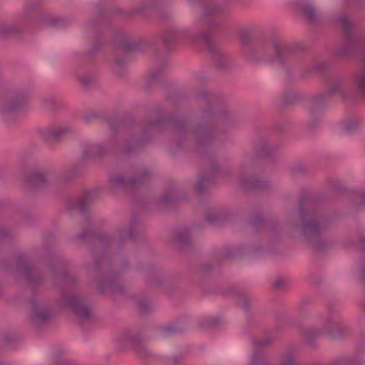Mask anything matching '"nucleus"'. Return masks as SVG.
Wrapping results in <instances>:
<instances>
[{
    "mask_svg": "<svg viewBox=\"0 0 365 365\" xmlns=\"http://www.w3.org/2000/svg\"><path fill=\"white\" fill-rule=\"evenodd\" d=\"M46 21L48 24L55 28H63L71 24V20L64 16H49Z\"/></svg>",
    "mask_w": 365,
    "mask_h": 365,
    "instance_id": "obj_36",
    "label": "nucleus"
},
{
    "mask_svg": "<svg viewBox=\"0 0 365 365\" xmlns=\"http://www.w3.org/2000/svg\"><path fill=\"white\" fill-rule=\"evenodd\" d=\"M66 264L63 262H58L50 266V272L53 282L56 286L61 284H68L75 283L77 277L73 274L68 273L64 271Z\"/></svg>",
    "mask_w": 365,
    "mask_h": 365,
    "instance_id": "obj_19",
    "label": "nucleus"
},
{
    "mask_svg": "<svg viewBox=\"0 0 365 365\" xmlns=\"http://www.w3.org/2000/svg\"><path fill=\"white\" fill-rule=\"evenodd\" d=\"M17 32L18 30L13 26L4 24H0V34L4 36H8Z\"/></svg>",
    "mask_w": 365,
    "mask_h": 365,
    "instance_id": "obj_47",
    "label": "nucleus"
},
{
    "mask_svg": "<svg viewBox=\"0 0 365 365\" xmlns=\"http://www.w3.org/2000/svg\"><path fill=\"white\" fill-rule=\"evenodd\" d=\"M129 62V59L127 56L123 58H115L114 60L113 70L115 73L119 76H123L125 68Z\"/></svg>",
    "mask_w": 365,
    "mask_h": 365,
    "instance_id": "obj_38",
    "label": "nucleus"
},
{
    "mask_svg": "<svg viewBox=\"0 0 365 365\" xmlns=\"http://www.w3.org/2000/svg\"><path fill=\"white\" fill-rule=\"evenodd\" d=\"M160 39L165 51H171L180 44H185L190 41H196L197 37L186 29L173 26L163 31L160 34Z\"/></svg>",
    "mask_w": 365,
    "mask_h": 365,
    "instance_id": "obj_12",
    "label": "nucleus"
},
{
    "mask_svg": "<svg viewBox=\"0 0 365 365\" xmlns=\"http://www.w3.org/2000/svg\"><path fill=\"white\" fill-rule=\"evenodd\" d=\"M134 223L135 219H133L129 227L126 225L118 226L113 235L107 234L96 235L91 231L84 230L76 237L77 241L88 244L89 251L94 259L93 263L86 264L88 275L92 277L98 272L104 274L103 277L96 282V288L101 293L121 294L123 292L124 287L120 282L119 274L109 269V264L104 254V248L110 245L120 247L131 240L133 237Z\"/></svg>",
    "mask_w": 365,
    "mask_h": 365,
    "instance_id": "obj_1",
    "label": "nucleus"
},
{
    "mask_svg": "<svg viewBox=\"0 0 365 365\" xmlns=\"http://www.w3.org/2000/svg\"><path fill=\"white\" fill-rule=\"evenodd\" d=\"M207 93L205 91L200 92L196 96V101L198 103L202 101H206Z\"/></svg>",
    "mask_w": 365,
    "mask_h": 365,
    "instance_id": "obj_61",
    "label": "nucleus"
},
{
    "mask_svg": "<svg viewBox=\"0 0 365 365\" xmlns=\"http://www.w3.org/2000/svg\"><path fill=\"white\" fill-rule=\"evenodd\" d=\"M312 68H307V70L302 72L301 76L302 78H305L308 75H309L312 72Z\"/></svg>",
    "mask_w": 365,
    "mask_h": 365,
    "instance_id": "obj_64",
    "label": "nucleus"
},
{
    "mask_svg": "<svg viewBox=\"0 0 365 365\" xmlns=\"http://www.w3.org/2000/svg\"><path fill=\"white\" fill-rule=\"evenodd\" d=\"M138 305L140 311L143 313L148 312L150 308L149 302L145 299L140 300Z\"/></svg>",
    "mask_w": 365,
    "mask_h": 365,
    "instance_id": "obj_58",
    "label": "nucleus"
},
{
    "mask_svg": "<svg viewBox=\"0 0 365 365\" xmlns=\"http://www.w3.org/2000/svg\"><path fill=\"white\" fill-rule=\"evenodd\" d=\"M75 76L78 84L83 89H91L97 85L96 75L93 71L78 68L76 71Z\"/></svg>",
    "mask_w": 365,
    "mask_h": 365,
    "instance_id": "obj_23",
    "label": "nucleus"
},
{
    "mask_svg": "<svg viewBox=\"0 0 365 365\" xmlns=\"http://www.w3.org/2000/svg\"><path fill=\"white\" fill-rule=\"evenodd\" d=\"M362 361L361 359H353L349 357H342L336 360L331 365H351V364H359ZM281 365H298L294 358V356L291 354L285 355L282 360Z\"/></svg>",
    "mask_w": 365,
    "mask_h": 365,
    "instance_id": "obj_26",
    "label": "nucleus"
},
{
    "mask_svg": "<svg viewBox=\"0 0 365 365\" xmlns=\"http://www.w3.org/2000/svg\"><path fill=\"white\" fill-rule=\"evenodd\" d=\"M302 10L309 21H310L311 23H316L317 21V13L315 8L312 5H305L302 8Z\"/></svg>",
    "mask_w": 365,
    "mask_h": 365,
    "instance_id": "obj_39",
    "label": "nucleus"
},
{
    "mask_svg": "<svg viewBox=\"0 0 365 365\" xmlns=\"http://www.w3.org/2000/svg\"><path fill=\"white\" fill-rule=\"evenodd\" d=\"M349 332L348 327L341 325L340 319L336 316L330 315L325 321L322 331L316 327H309L304 330L303 336L309 342L322 335L333 340H341L344 339Z\"/></svg>",
    "mask_w": 365,
    "mask_h": 365,
    "instance_id": "obj_8",
    "label": "nucleus"
},
{
    "mask_svg": "<svg viewBox=\"0 0 365 365\" xmlns=\"http://www.w3.org/2000/svg\"><path fill=\"white\" fill-rule=\"evenodd\" d=\"M101 48V43L98 40V37L96 35L92 42L91 50L88 53H86V57L88 58H91L93 55L96 53Z\"/></svg>",
    "mask_w": 365,
    "mask_h": 365,
    "instance_id": "obj_49",
    "label": "nucleus"
},
{
    "mask_svg": "<svg viewBox=\"0 0 365 365\" xmlns=\"http://www.w3.org/2000/svg\"><path fill=\"white\" fill-rule=\"evenodd\" d=\"M287 284V281L284 279L279 278L275 280L274 282V287L276 289H282Z\"/></svg>",
    "mask_w": 365,
    "mask_h": 365,
    "instance_id": "obj_59",
    "label": "nucleus"
},
{
    "mask_svg": "<svg viewBox=\"0 0 365 365\" xmlns=\"http://www.w3.org/2000/svg\"><path fill=\"white\" fill-rule=\"evenodd\" d=\"M322 122V115L320 113L314 112L312 113L310 112V118L308 122V125L312 129H315Z\"/></svg>",
    "mask_w": 365,
    "mask_h": 365,
    "instance_id": "obj_45",
    "label": "nucleus"
},
{
    "mask_svg": "<svg viewBox=\"0 0 365 365\" xmlns=\"http://www.w3.org/2000/svg\"><path fill=\"white\" fill-rule=\"evenodd\" d=\"M114 43L117 47V53H123L125 55L133 51H141L145 41L137 40L124 33H118L114 37Z\"/></svg>",
    "mask_w": 365,
    "mask_h": 365,
    "instance_id": "obj_17",
    "label": "nucleus"
},
{
    "mask_svg": "<svg viewBox=\"0 0 365 365\" xmlns=\"http://www.w3.org/2000/svg\"><path fill=\"white\" fill-rule=\"evenodd\" d=\"M169 128L173 130L175 135L185 138L189 133L190 128L184 119L170 117L165 120L161 118L145 120L141 125L140 136H128L125 141L123 151L125 154L135 153L149 142L154 133Z\"/></svg>",
    "mask_w": 365,
    "mask_h": 365,
    "instance_id": "obj_4",
    "label": "nucleus"
},
{
    "mask_svg": "<svg viewBox=\"0 0 365 365\" xmlns=\"http://www.w3.org/2000/svg\"><path fill=\"white\" fill-rule=\"evenodd\" d=\"M205 221L210 225H215L220 222L221 215L215 212H209L205 214Z\"/></svg>",
    "mask_w": 365,
    "mask_h": 365,
    "instance_id": "obj_48",
    "label": "nucleus"
},
{
    "mask_svg": "<svg viewBox=\"0 0 365 365\" xmlns=\"http://www.w3.org/2000/svg\"><path fill=\"white\" fill-rule=\"evenodd\" d=\"M84 167L85 165L83 161L75 163L70 168L66 169L60 173L58 176V182L62 184L73 182L82 173Z\"/></svg>",
    "mask_w": 365,
    "mask_h": 365,
    "instance_id": "obj_22",
    "label": "nucleus"
},
{
    "mask_svg": "<svg viewBox=\"0 0 365 365\" xmlns=\"http://www.w3.org/2000/svg\"><path fill=\"white\" fill-rule=\"evenodd\" d=\"M128 340L135 351L142 357L148 355V351L142 341L140 337L137 334H132L128 336Z\"/></svg>",
    "mask_w": 365,
    "mask_h": 365,
    "instance_id": "obj_29",
    "label": "nucleus"
},
{
    "mask_svg": "<svg viewBox=\"0 0 365 365\" xmlns=\"http://www.w3.org/2000/svg\"><path fill=\"white\" fill-rule=\"evenodd\" d=\"M339 21L342 26L344 42L335 50L337 56L361 57L364 63V66L356 73L354 81L356 93L365 98V45L358 42L357 36L354 31V24L349 18L345 15L340 16Z\"/></svg>",
    "mask_w": 365,
    "mask_h": 365,
    "instance_id": "obj_5",
    "label": "nucleus"
},
{
    "mask_svg": "<svg viewBox=\"0 0 365 365\" xmlns=\"http://www.w3.org/2000/svg\"><path fill=\"white\" fill-rule=\"evenodd\" d=\"M344 81L343 78L340 76H334L329 79V87L327 91L325 92L326 95L331 98L334 94H340L341 98L344 99L348 97L345 95L343 91Z\"/></svg>",
    "mask_w": 365,
    "mask_h": 365,
    "instance_id": "obj_25",
    "label": "nucleus"
},
{
    "mask_svg": "<svg viewBox=\"0 0 365 365\" xmlns=\"http://www.w3.org/2000/svg\"><path fill=\"white\" fill-rule=\"evenodd\" d=\"M357 200L360 201L361 205H365V192H361L357 195Z\"/></svg>",
    "mask_w": 365,
    "mask_h": 365,
    "instance_id": "obj_63",
    "label": "nucleus"
},
{
    "mask_svg": "<svg viewBox=\"0 0 365 365\" xmlns=\"http://www.w3.org/2000/svg\"><path fill=\"white\" fill-rule=\"evenodd\" d=\"M329 187L336 193H342L346 191V187L343 182L339 180H331L329 181Z\"/></svg>",
    "mask_w": 365,
    "mask_h": 365,
    "instance_id": "obj_42",
    "label": "nucleus"
},
{
    "mask_svg": "<svg viewBox=\"0 0 365 365\" xmlns=\"http://www.w3.org/2000/svg\"><path fill=\"white\" fill-rule=\"evenodd\" d=\"M276 150V145L266 140H260L257 146V153L264 157L274 153Z\"/></svg>",
    "mask_w": 365,
    "mask_h": 365,
    "instance_id": "obj_35",
    "label": "nucleus"
},
{
    "mask_svg": "<svg viewBox=\"0 0 365 365\" xmlns=\"http://www.w3.org/2000/svg\"><path fill=\"white\" fill-rule=\"evenodd\" d=\"M299 101V96L294 93H289L284 95L283 102L285 104H293Z\"/></svg>",
    "mask_w": 365,
    "mask_h": 365,
    "instance_id": "obj_54",
    "label": "nucleus"
},
{
    "mask_svg": "<svg viewBox=\"0 0 365 365\" xmlns=\"http://www.w3.org/2000/svg\"><path fill=\"white\" fill-rule=\"evenodd\" d=\"M195 25L197 29H202L199 34V37L202 38L203 43L207 46L208 51L212 53V59L216 66L221 68L227 67L230 63L228 57L217 50L211 41L212 34L220 29L222 21L215 18H205L202 19V17H199L196 20Z\"/></svg>",
    "mask_w": 365,
    "mask_h": 365,
    "instance_id": "obj_7",
    "label": "nucleus"
},
{
    "mask_svg": "<svg viewBox=\"0 0 365 365\" xmlns=\"http://www.w3.org/2000/svg\"><path fill=\"white\" fill-rule=\"evenodd\" d=\"M28 100L29 95L24 89L8 91L0 98V116L9 121L13 115L26 107Z\"/></svg>",
    "mask_w": 365,
    "mask_h": 365,
    "instance_id": "obj_9",
    "label": "nucleus"
},
{
    "mask_svg": "<svg viewBox=\"0 0 365 365\" xmlns=\"http://www.w3.org/2000/svg\"><path fill=\"white\" fill-rule=\"evenodd\" d=\"M43 106L49 110H54L57 108L58 101L52 96L46 98L43 101Z\"/></svg>",
    "mask_w": 365,
    "mask_h": 365,
    "instance_id": "obj_51",
    "label": "nucleus"
},
{
    "mask_svg": "<svg viewBox=\"0 0 365 365\" xmlns=\"http://www.w3.org/2000/svg\"><path fill=\"white\" fill-rule=\"evenodd\" d=\"M240 252V250H233L231 247H226L222 250L220 255L226 259H232L236 257Z\"/></svg>",
    "mask_w": 365,
    "mask_h": 365,
    "instance_id": "obj_50",
    "label": "nucleus"
},
{
    "mask_svg": "<svg viewBox=\"0 0 365 365\" xmlns=\"http://www.w3.org/2000/svg\"><path fill=\"white\" fill-rule=\"evenodd\" d=\"M61 300L72 310L81 322L91 320V306L88 299L78 294H68L63 295Z\"/></svg>",
    "mask_w": 365,
    "mask_h": 365,
    "instance_id": "obj_14",
    "label": "nucleus"
},
{
    "mask_svg": "<svg viewBox=\"0 0 365 365\" xmlns=\"http://www.w3.org/2000/svg\"><path fill=\"white\" fill-rule=\"evenodd\" d=\"M110 150V147L107 144L83 143L81 145L83 160L103 158L109 153Z\"/></svg>",
    "mask_w": 365,
    "mask_h": 365,
    "instance_id": "obj_20",
    "label": "nucleus"
},
{
    "mask_svg": "<svg viewBox=\"0 0 365 365\" xmlns=\"http://www.w3.org/2000/svg\"><path fill=\"white\" fill-rule=\"evenodd\" d=\"M249 302L250 299L247 294L244 293L240 294L238 303L245 311H247L249 309Z\"/></svg>",
    "mask_w": 365,
    "mask_h": 365,
    "instance_id": "obj_56",
    "label": "nucleus"
},
{
    "mask_svg": "<svg viewBox=\"0 0 365 365\" xmlns=\"http://www.w3.org/2000/svg\"><path fill=\"white\" fill-rule=\"evenodd\" d=\"M190 240V231L187 228L180 229L175 232V242L180 246L189 244Z\"/></svg>",
    "mask_w": 365,
    "mask_h": 365,
    "instance_id": "obj_37",
    "label": "nucleus"
},
{
    "mask_svg": "<svg viewBox=\"0 0 365 365\" xmlns=\"http://www.w3.org/2000/svg\"><path fill=\"white\" fill-rule=\"evenodd\" d=\"M275 339L271 336H264L261 338L255 339L253 341L254 346L257 349L270 345L274 341Z\"/></svg>",
    "mask_w": 365,
    "mask_h": 365,
    "instance_id": "obj_41",
    "label": "nucleus"
},
{
    "mask_svg": "<svg viewBox=\"0 0 365 365\" xmlns=\"http://www.w3.org/2000/svg\"><path fill=\"white\" fill-rule=\"evenodd\" d=\"M277 48L279 52L274 53V61L282 66L289 61L294 49L293 46L282 43L279 40H277Z\"/></svg>",
    "mask_w": 365,
    "mask_h": 365,
    "instance_id": "obj_24",
    "label": "nucleus"
},
{
    "mask_svg": "<svg viewBox=\"0 0 365 365\" xmlns=\"http://www.w3.org/2000/svg\"><path fill=\"white\" fill-rule=\"evenodd\" d=\"M290 170L294 176H299L306 174L309 169L305 165L297 163L292 165Z\"/></svg>",
    "mask_w": 365,
    "mask_h": 365,
    "instance_id": "obj_46",
    "label": "nucleus"
},
{
    "mask_svg": "<svg viewBox=\"0 0 365 365\" xmlns=\"http://www.w3.org/2000/svg\"><path fill=\"white\" fill-rule=\"evenodd\" d=\"M263 222V216L259 214L255 215L250 220V223L254 227H259Z\"/></svg>",
    "mask_w": 365,
    "mask_h": 365,
    "instance_id": "obj_57",
    "label": "nucleus"
},
{
    "mask_svg": "<svg viewBox=\"0 0 365 365\" xmlns=\"http://www.w3.org/2000/svg\"><path fill=\"white\" fill-rule=\"evenodd\" d=\"M121 10L118 9L117 11H111L110 9L105 10L101 6L97 5L95 9V13L98 16V17H101L103 16H107L110 13H120Z\"/></svg>",
    "mask_w": 365,
    "mask_h": 365,
    "instance_id": "obj_53",
    "label": "nucleus"
},
{
    "mask_svg": "<svg viewBox=\"0 0 365 365\" xmlns=\"http://www.w3.org/2000/svg\"><path fill=\"white\" fill-rule=\"evenodd\" d=\"M202 118L204 121L198 123L192 129L198 152L205 156L210 166L209 174H201L195 185L199 195H202L205 192L217 177L228 174L227 170L220 169L217 163L214 161L212 150L217 141L215 135L217 128L219 125H230L234 120L233 115L227 110L212 113L210 109H205L202 112Z\"/></svg>",
    "mask_w": 365,
    "mask_h": 365,
    "instance_id": "obj_2",
    "label": "nucleus"
},
{
    "mask_svg": "<svg viewBox=\"0 0 365 365\" xmlns=\"http://www.w3.org/2000/svg\"><path fill=\"white\" fill-rule=\"evenodd\" d=\"M286 220L291 227L299 229L302 236L317 250L322 251L327 247L322 236L329 221L322 215L312 200L300 198L298 210L289 212Z\"/></svg>",
    "mask_w": 365,
    "mask_h": 365,
    "instance_id": "obj_3",
    "label": "nucleus"
},
{
    "mask_svg": "<svg viewBox=\"0 0 365 365\" xmlns=\"http://www.w3.org/2000/svg\"><path fill=\"white\" fill-rule=\"evenodd\" d=\"M167 66L168 62L164 61L160 64L157 65L155 67H153L150 70L148 74V88L151 86V84L160 79L161 73H163Z\"/></svg>",
    "mask_w": 365,
    "mask_h": 365,
    "instance_id": "obj_30",
    "label": "nucleus"
},
{
    "mask_svg": "<svg viewBox=\"0 0 365 365\" xmlns=\"http://www.w3.org/2000/svg\"><path fill=\"white\" fill-rule=\"evenodd\" d=\"M29 307V321L35 325L47 323L51 316V309L48 301L34 294L27 302Z\"/></svg>",
    "mask_w": 365,
    "mask_h": 365,
    "instance_id": "obj_13",
    "label": "nucleus"
},
{
    "mask_svg": "<svg viewBox=\"0 0 365 365\" xmlns=\"http://www.w3.org/2000/svg\"><path fill=\"white\" fill-rule=\"evenodd\" d=\"M222 320L219 318H206L200 322V326L205 329L217 327Z\"/></svg>",
    "mask_w": 365,
    "mask_h": 365,
    "instance_id": "obj_43",
    "label": "nucleus"
},
{
    "mask_svg": "<svg viewBox=\"0 0 365 365\" xmlns=\"http://www.w3.org/2000/svg\"><path fill=\"white\" fill-rule=\"evenodd\" d=\"M330 97L327 96L325 92L312 97L311 99L310 112L312 113L314 112L321 113L327 109V103Z\"/></svg>",
    "mask_w": 365,
    "mask_h": 365,
    "instance_id": "obj_27",
    "label": "nucleus"
},
{
    "mask_svg": "<svg viewBox=\"0 0 365 365\" xmlns=\"http://www.w3.org/2000/svg\"><path fill=\"white\" fill-rule=\"evenodd\" d=\"M107 123L110 130L113 133H115L118 128L121 125V121L118 118L108 119Z\"/></svg>",
    "mask_w": 365,
    "mask_h": 365,
    "instance_id": "obj_55",
    "label": "nucleus"
},
{
    "mask_svg": "<svg viewBox=\"0 0 365 365\" xmlns=\"http://www.w3.org/2000/svg\"><path fill=\"white\" fill-rule=\"evenodd\" d=\"M11 235V231L5 227H0V238L4 239Z\"/></svg>",
    "mask_w": 365,
    "mask_h": 365,
    "instance_id": "obj_60",
    "label": "nucleus"
},
{
    "mask_svg": "<svg viewBox=\"0 0 365 365\" xmlns=\"http://www.w3.org/2000/svg\"><path fill=\"white\" fill-rule=\"evenodd\" d=\"M239 38L240 43L247 46L252 40V31L249 29H242L239 33Z\"/></svg>",
    "mask_w": 365,
    "mask_h": 365,
    "instance_id": "obj_44",
    "label": "nucleus"
},
{
    "mask_svg": "<svg viewBox=\"0 0 365 365\" xmlns=\"http://www.w3.org/2000/svg\"><path fill=\"white\" fill-rule=\"evenodd\" d=\"M40 5V0H27L25 7L22 11V17L25 19H30L34 17Z\"/></svg>",
    "mask_w": 365,
    "mask_h": 365,
    "instance_id": "obj_33",
    "label": "nucleus"
},
{
    "mask_svg": "<svg viewBox=\"0 0 365 365\" xmlns=\"http://www.w3.org/2000/svg\"><path fill=\"white\" fill-rule=\"evenodd\" d=\"M97 195V190H86L81 194L76 200H69L66 204V210L71 212L77 210L81 213H84L94 202Z\"/></svg>",
    "mask_w": 365,
    "mask_h": 365,
    "instance_id": "obj_18",
    "label": "nucleus"
},
{
    "mask_svg": "<svg viewBox=\"0 0 365 365\" xmlns=\"http://www.w3.org/2000/svg\"><path fill=\"white\" fill-rule=\"evenodd\" d=\"M51 172L44 170H32L23 178L24 186L31 192H36L47 186Z\"/></svg>",
    "mask_w": 365,
    "mask_h": 365,
    "instance_id": "obj_16",
    "label": "nucleus"
},
{
    "mask_svg": "<svg viewBox=\"0 0 365 365\" xmlns=\"http://www.w3.org/2000/svg\"><path fill=\"white\" fill-rule=\"evenodd\" d=\"M185 330V327L179 324L178 323L168 324L160 331V334L162 337L166 338L170 336L182 333Z\"/></svg>",
    "mask_w": 365,
    "mask_h": 365,
    "instance_id": "obj_34",
    "label": "nucleus"
},
{
    "mask_svg": "<svg viewBox=\"0 0 365 365\" xmlns=\"http://www.w3.org/2000/svg\"><path fill=\"white\" fill-rule=\"evenodd\" d=\"M360 128V122L357 119H351L345 122L344 125V130L351 134L356 132Z\"/></svg>",
    "mask_w": 365,
    "mask_h": 365,
    "instance_id": "obj_40",
    "label": "nucleus"
},
{
    "mask_svg": "<svg viewBox=\"0 0 365 365\" xmlns=\"http://www.w3.org/2000/svg\"><path fill=\"white\" fill-rule=\"evenodd\" d=\"M255 164L249 157L245 158L239 168L238 183L240 187L249 190H267L272 184L253 175Z\"/></svg>",
    "mask_w": 365,
    "mask_h": 365,
    "instance_id": "obj_10",
    "label": "nucleus"
},
{
    "mask_svg": "<svg viewBox=\"0 0 365 365\" xmlns=\"http://www.w3.org/2000/svg\"><path fill=\"white\" fill-rule=\"evenodd\" d=\"M277 39H264L258 41L253 48L245 54L246 60L251 63L274 62V53L277 50Z\"/></svg>",
    "mask_w": 365,
    "mask_h": 365,
    "instance_id": "obj_11",
    "label": "nucleus"
},
{
    "mask_svg": "<svg viewBox=\"0 0 365 365\" xmlns=\"http://www.w3.org/2000/svg\"><path fill=\"white\" fill-rule=\"evenodd\" d=\"M226 9L225 6L216 3L212 0H207L205 4L203 14L200 16L205 18H213V16L223 14Z\"/></svg>",
    "mask_w": 365,
    "mask_h": 365,
    "instance_id": "obj_28",
    "label": "nucleus"
},
{
    "mask_svg": "<svg viewBox=\"0 0 365 365\" xmlns=\"http://www.w3.org/2000/svg\"><path fill=\"white\" fill-rule=\"evenodd\" d=\"M152 175L149 169H142L138 171L136 176L133 178L125 177L122 173H115L109 177L110 187L112 190L120 189L123 190H133L140 182L145 181Z\"/></svg>",
    "mask_w": 365,
    "mask_h": 365,
    "instance_id": "obj_15",
    "label": "nucleus"
},
{
    "mask_svg": "<svg viewBox=\"0 0 365 365\" xmlns=\"http://www.w3.org/2000/svg\"><path fill=\"white\" fill-rule=\"evenodd\" d=\"M158 0H141L139 4L125 14L126 16L140 15L147 9L153 6Z\"/></svg>",
    "mask_w": 365,
    "mask_h": 365,
    "instance_id": "obj_32",
    "label": "nucleus"
},
{
    "mask_svg": "<svg viewBox=\"0 0 365 365\" xmlns=\"http://www.w3.org/2000/svg\"><path fill=\"white\" fill-rule=\"evenodd\" d=\"M178 200L176 190L172 186L164 191L163 196L158 200V205L163 207L175 202Z\"/></svg>",
    "mask_w": 365,
    "mask_h": 365,
    "instance_id": "obj_31",
    "label": "nucleus"
},
{
    "mask_svg": "<svg viewBox=\"0 0 365 365\" xmlns=\"http://www.w3.org/2000/svg\"><path fill=\"white\" fill-rule=\"evenodd\" d=\"M19 339L16 334L11 331L5 332L4 334V341L9 345L13 344Z\"/></svg>",
    "mask_w": 365,
    "mask_h": 365,
    "instance_id": "obj_52",
    "label": "nucleus"
},
{
    "mask_svg": "<svg viewBox=\"0 0 365 365\" xmlns=\"http://www.w3.org/2000/svg\"><path fill=\"white\" fill-rule=\"evenodd\" d=\"M261 361V356L258 352H255L252 357V364L259 365Z\"/></svg>",
    "mask_w": 365,
    "mask_h": 365,
    "instance_id": "obj_62",
    "label": "nucleus"
},
{
    "mask_svg": "<svg viewBox=\"0 0 365 365\" xmlns=\"http://www.w3.org/2000/svg\"><path fill=\"white\" fill-rule=\"evenodd\" d=\"M1 266L14 277H21L32 287L41 284L44 278L41 272L30 264L28 257L24 253L14 256V262L3 259Z\"/></svg>",
    "mask_w": 365,
    "mask_h": 365,
    "instance_id": "obj_6",
    "label": "nucleus"
},
{
    "mask_svg": "<svg viewBox=\"0 0 365 365\" xmlns=\"http://www.w3.org/2000/svg\"><path fill=\"white\" fill-rule=\"evenodd\" d=\"M38 133L43 140L55 143L72 133V130L68 127H50L40 129Z\"/></svg>",
    "mask_w": 365,
    "mask_h": 365,
    "instance_id": "obj_21",
    "label": "nucleus"
}]
</instances>
